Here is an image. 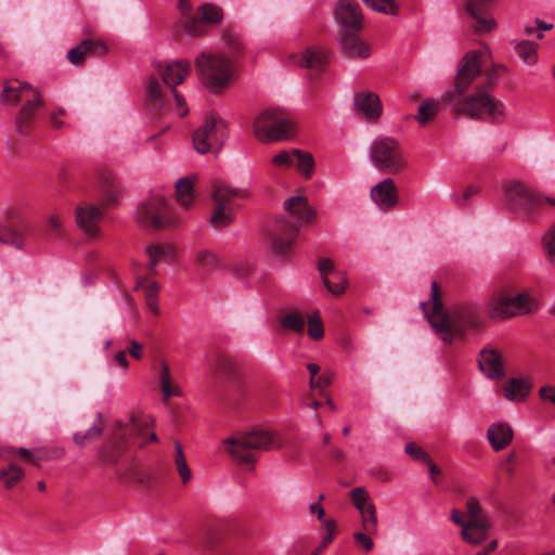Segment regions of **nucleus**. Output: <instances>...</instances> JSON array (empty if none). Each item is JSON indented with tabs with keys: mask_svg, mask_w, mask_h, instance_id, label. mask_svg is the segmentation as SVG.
I'll return each mask as SVG.
<instances>
[{
	"mask_svg": "<svg viewBox=\"0 0 555 555\" xmlns=\"http://www.w3.org/2000/svg\"><path fill=\"white\" fill-rule=\"evenodd\" d=\"M361 515V527L366 533H375L377 530V515L375 505H367Z\"/></svg>",
	"mask_w": 555,
	"mask_h": 555,
	"instance_id": "obj_47",
	"label": "nucleus"
},
{
	"mask_svg": "<svg viewBox=\"0 0 555 555\" xmlns=\"http://www.w3.org/2000/svg\"><path fill=\"white\" fill-rule=\"evenodd\" d=\"M223 41L228 49L229 57L234 59L241 51V42L238 38L233 33L225 30L223 34Z\"/></svg>",
	"mask_w": 555,
	"mask_h": 555,
	"instance_id": "obj_54",
	"label": "nucleus"
},
{
	"mask_svg": "<svg viewBox=\"0 0 555 555\" xmlns=\"http://www.w3.org/2000/svg\"><path fill=\"white\" fill-rule=\"evenodd\" d=\"M280 324L286 331L302 335L306 326V318L297 310H289L281 315Z\"/></svg>",
	"mask_w": 555,
	"mask_h": 555,
	"instance_id": "obj_35",
	"label": "nucleus"
},
{
	"mask_svg": "<svg viewBox=\"0 0 555 555\" xmlns=\"http://www.w3.org/2000/svg\"><path fill=\"white\" fill-rule=\"evenodd\" d=\"M11 451V449H0V457L9 462L7 467L0 469V480L5 489L14 488L25 476L23 468L9 454Z\"/></svg>",
	"mask_w": 555,
	"mask_h": 555,
	"instance_id": "obj_28",
	"label": "nucleus"
},
{
	"mask_svg": "<svg viewBox=\"0 0 555 555\" xmlns=\"http://www.w3.org/2000/svg\"><path fill=\"white\" fill-rule=\"evenodd\" d=\"M354 106L357 112L370 121L377 120L383 112L379 96L371 91L356 93Z\"/></svg>",
	"mask_w": 555,
	"mask_h": 555,
	"instance_id": "obj_26",
	"label": "nucleus"
},
{
	"mask_svg": "<svg viewBox=\"0 0 555 555\" xmlns=\"http://www.w3.org/2000/svg\"><path fill=\"white\" fill-rule=\"evenodd\" d=\"M227 137V126L215 114L207 115L204 124L193 133V146L201 154L217 153Z\"/></svg>",
	"mask_w": 555,
	"mask_h": 555,
	"instance_id": "obj_17",
	"label": "nucleus"
},
{
	"mask_svg": "<svg viewBox=\"0 0 555 555\" xmlns=\"http://www.w3.org/2000/svg\"><path fill=\"white\" fill-rule=\"evenodd\" d=\"M478 363L480 370L491 379H500L505 375L503 356L492 346L481 349Z\"/></svg>",
	"mask_w": 555,
	"mask_h": 555,
	"instance_id": "obj_23",
	"label": "nucleus"
},
{
	"mask_svg": "<svg viewBox=\"0 0 555 555\" xmlns=\"http://www.w3.org/2000/svg\"><path fill=\"white\" fill-rule=\"evenodd\" d=\"M46 233L47 235L57 240H61L65 236L66 230L63 224V218L61 215L53 212L47 216Z\"/></svg>",
	"mask_w": 555,
	"mask_h": 555,
	"instance_id": "obj_44",
	"label": "nucleus"
},
{
	"mask_svg": "<svg viewBox=\"0 0 555 555\" xmlns=\"http://www.w3.org/2000/svg\"><path fill=\"white\" fill-rule=\"evenodd\" d=\"M196 266L206 271L211 272L219 267L220 260L218 256L210 250H199L196 254Z\"/></svg>",
	"mask_w": 555,
	"mask_h": 555,
	"instance_id": "obj_46",
	"label": "nucleus"
},
{
	"mask_svg": "<svg viewBox=\"0 0 555 555\" xmlns=\"http://www.w3.org/2000/svg\"><path fill=\"white\" fill-rule=\"evenodd\" d=\"M513 287L504 281L495 283L486 299L487 313L491 319H509L537 310L538 301L528 292L513 296Z\"/></svg>",
	"mask_w": 555,
	"mask_h": 555,
	"instance_id": "obj_7",
	"label": "nucleus"
},
{
	"mask_svg": "<svg viewBox=\"0 0 555 555\" xmlns=\"http://www.w3.org/2000/svg\"><path fill=\"white\" fill-rule=\"evenodd\" d=\"M294 62L319 75L326 68L328 54L320 47H308L300 54L295 55Z\"/></svg>",
	"mask_w": 555,
	"mask_h": 555,
	"instance_id": "obj_25",
	"label": "nucleus"
},
{
	"mask_svg": "<svg viewBox=\"0 0 555 555\" xmlns=\"http://www.w3.org/2000/svg\"><path fill=\"white\" fill-rule=\"evenodd\" d=\"M405 452L416 459V460H421L423 462H428V459H429V455L424 452L417 444L411 442V443H408L405 446Z\"/></svg>",
	"mask_w": 555,
	"mask_h": 555,
	"instance_id": "obj_60",
	"label": "nucleus"
},
{
	"mask_svg": "<svg viewBox=\"0 0 555 555\" xmlns=\"http://www.w3.org/2000/svg\"><path fill=\"white\" fill-rule=\"evenodd\" d=\"M539 396L542 401L550 402L555 405V385H545L541 387Z\"/></svg>",
	"mask_w": 555,
	"mask_h": 555,
	"instance_id": "obj_61",
	"label": "nucleus"
},
{
	"mask_svg": "<svg viewBox=\"0 0 555 555\" xmlns=\"http://www.w3.org/2000/svg\"><path fill=\"white\" fill-rule=\"evenodd\" d=\"M210 371L216 379L223 378L227 382L232 383L237 378L236 362L228 356H217L210 364Z\"/></svg>",
	"mask_w": 555,
	"mask_h": 555,
	"instance_id": "obj_30",
	"label": "nucleus"
},
{
	"mask_svg": "<svg viewBox=\"0 0 555 555\" xmlns=\"http://www.w3.org/2000/svg\"><path fill=\"white\" fill-rule=\"evenodd\" d=\"M119 197V189L115 181L111 178H105L101 189V205L107 207L117 203Z\"/></svg>",
	"mask_w": 555,
	"mask_h": 555,
	"instance_id": "obj_43",
	"label": "nucleus"
},
{
	"mask_svg": "<svg viewBox=\"0 0 555 555\" xmlns=\"http://www.w3.org/2000/svg\"><path fill=\"white\" fill-rule=\"evenodd\" d=\"M135 219L142 227L154 230L171 227L177 222L167 199L160 194H153L141 202Z\"/></svg>",
	"mask_w": 555,
	"mask_h": 555,
	"instance_id": "obj_16",
	"label": "nucleus"
},
{
	"mask_svg": "<svg viewBox=\"0 0 555 555\" xmlns=\"http://www.w3.org/2000/svg\"><path fill=\"white\" fill-rule=\"evenodd\" d=\"M496 0H466L465 10L469 16V25L477 34H487L496 27L495 20L489 13Z\"/></svg>",
	"mask_w": 555,
	"mask_h": 555,
	"instance_id": "obj_19",
	"label": "nucleus"
},
{
	"mask_svg": "<svg viewBox=\"0 0 555 555\" xmlns=\"http://www.w3.org/2000/svg\"><path fill=\"white\" fill-rule=\"evenodd\" d=\"M65 112L62 108H59L51 113L49 120L54 129L59 130L65 126V122L61 119V116H63Z\"/></svg>",
	"mask_w": 555,
	"mask_h": 555,
	"instance_id": "obj_63",
	"label": "nucleus"
},
{
	"mask_svg": "<svg viewBox=\"0 0 555 555\" xmlns=\"http://www.w3.org/2000/svg\"><path fill=\"white\" fill-rule=\"evenodd\" d=\"M295 156V165L300 173L306 178H310L314 169V159L311 154L299 150H293Z\"/></svg>",
	"mask_w": 555,
	"mask_h": 555,
	"instance_id": "obj_45",
	"label": "nucleus"
},
{
	"mask_svg": "<svg viewBox=\"0 0 555 555\" xmlns=\"http://www.w3.org/2000/svg\"><path fill=\"white\" fill-rule=\"evenodd\" d=\"M336 21L339 23L340 43L344 51L349 55L367 57L370 49L359 38L362 29V13L354 0H340L334 11Z\"/></svg>",
	"mask_w": 555,
	"mask_h": 555,
	"instance_id": "obj_10",
	"label": "nucleus"
},
{
	"mask_svg": "<svg viewBox=\"0 0 555 555\" xmlns=\"http://www.w3.org/2000/svg\"><path fill=\"white\" fill-rule=\"evenodd\" d=\"M284 205L288 217L276 219L269 233L271 248L281 257L292 253L301 221H310L314 218V212L310 209L307 199L301 196H294Z\"/></svg>",
	"mask_w": 555,
	"mask_h": 555,
	"instance_id": "obj_6",
	"label": "nucleus"
},
{
	"mask_svg": "<svg viewBox=\"0 0 555 555\" xmlns=\"http://www.w3.org/2000/svg\"><path fill=\"white\" fill-rule=\"evenodd\" d=\"M191 73V63L186 60L163 62L155 65L145 85V104L154 117L164 116L171 107V99L179 116L184 117L189 108L184 98L176 91Z\"/></svg>",
	"mask_w": 555,
	"mask_h": 555,
	"instance_id": "obj_3",
	"label": "nucleus"
},
{
	"mask_svg": "<svg viewBox=\"0 0 555 555\" xmlns=\"http://www.w3.org/2000/svg\"><path fill=\"white\" fill-rule=\"evenodd\" d=\"M0 98L5 104L21 105L15 116V129L22 137L30 135L36 129L38 114L44 106L39 91L27 82L13 79L4 82Z\"/></svg>",
	"mask_w": 555,
	"mask_h": 555,
	"instance_id": "obj_5",
	"label": "nucleus"
},
{
	"mask_svg": "<svg viewBox=\"0 0 555 555\" xmlns=\"http://www.w3.org/2000/svg\"><path fill=\"white\" fill-rule=\"evenodd\" d=\"M491 51L485 46L482 51L468 52L461 61L454 81V91L446 92L442 101L455 103L454 114L466 115L473 119L486 120L493 125L506 119L505 104L489 93L504 66L488 64Z\"/></svg>",
	"mask_w": 555,
	"mask_h": 555,
	"instance_id": "obj_1",
	"label": "nucleus"
},
{
	"mask_svg": "<svg viewBox=\"0 0 555 555\" xmlns=\"http://www.w3.org/2000/svg\"><path fill=\"white\" fill-rule=\"evenodd\" d=\"M227 452L237 464L253 466L257 460L256 452L270 450L271 448H281L278 435L268 429H254L224 440Z\"/></svg>",
	"mask_w": 555,
	"mask_h": 555,
	"instance_id": "obj_8",
	"label": "nucleus"
},
{
	"mask_svg": "<svg viewBox=\"0 0 555 555\" xmlns=\"http://www.w3.org/2000/svg\"><path fill=\"white\" fill-rule=\"evenodd\" d=\"M466 519H468L470 528L479 540V544L482 543L490 527L489 519L482 514L479 501L476 498H469L466 502Z\"/></svg>",
	"mask_w": 555,
	"mask_h": 555,
	"instance_id": "obj_24",
	"label": "nucleus"
},
{
	"mask_svg": "<svg viewBox=\"0 0 555 555\" xmlns=\"http://www.w3.org/2000/svg\"><path fill=\"white\" fill-rule=\"evenodd\" d=\"M451 519L454 524H456L457 526H460L462 528L461 537L463 538L464 541H466L467 543L473 544V545L479 544V540L476 539V537L470 528L468 519H466V516L461 511L455 509V508L452 509Z\"/></svg>",
	"mask_w": 555,
	"mask_h": 555,
	"instance_id": "obj_38",
	"label": "nucleus"
},
{
	"mask_svg": "<svg viewBox=\"0 0 555 555\" xmlns=\"http://www.w3.org/2000/svg\"><path fill=\"white\" fill-rule=\"evenodd\" d=\"M159 387L164 401H168L171 397L182 396V390L177 383L173 382L168 364L163 363L159 371Z\"/></svg>",
	"mask_w": 555,
	"mask_h": 555,
	"instance_id": "obj_33",
	"label": "nucleus"
},
{
	"mask_svg": "<svg viewBox=\"0 0 555 555\" xmlns=\"http://www.w3.org/2000/svg\"><path fill=\"white\" fill-rule=\"evenodd\" d=\"M420 308L446 345L464 340L469 331L479 332L486 325L483 315V311H487L486 301H462L447 310L437 282L431 283L430 298L428 301L421 302Z\"/></svg>",
	"mask_w": 555,
	"mask_h": 555,
	"instance_id": "obj_2",
	"label": "nucleus"
},
{
	"mask_svg": "<svg viewBox=\"0 0 555 555\" xmlns=\"http://www.w3.org/2000/svg\"><path fill=\"white\" fill-rule=\"evenodd\" d=\"M372 9L386 13V14H396L397 7L393 0H363Z\"/></svg>",
	"mask_w": 555,
	"mask_h": 555,
	"instance_id": "obj_53",
	"label": "nucleus"
},
{
	"mask_svg": "<svg viewBox=\"0 0 555 555\" xmlns=\"http://www.w3.org/2000/svg\"><path fill=\"white\" fill-rule=\"evenodd\" d=\"M334 374L332 372H325L317 378H310L309 385L311 389H319L320 392L328 387L333 380Z\"/></svg>",
	"mask_w": 555,
	"mask_h": 555,
	"instance_id": "obj_58",
	"label": "nucleus"
},
{
	"mask_svg": "<svg viewBox=\"0 0 555 555\" xmlns=\"http://www.w3.org/2000/svg\"><path fill=\"white\" fill-rule=\"evenodd\" d=\"M530 385L520 378H511L504 386V396L506 399L516 401L522 400L529 393Z\"/></svg>",
	"mask_w": 555,
	"mask_h": 555,
	"instance_id": "obj_37",
	"label": "nucleus"
},
{
	"mask_svg": "<svg viewBox=\"0 0 555 555\" xmlns=\"http://www.w3.org/2000/svg\"><path fill=\"white\" fill-rule=\"evenodd\" d=\"M350 500L358 512L365 511L367 505H374L370 494L363 487L353 488L349 492Z\"/></svg>",
	"mask_w": 555,
	"mask_h": 555,
	"instance_id": "obj_48",
	"label": "nucleus"
},
{
	"mask_svg": "<svg viewBox=\"0 0 555 555\" xmlns=\"http://www.w3.org/2000/svg\"><path fill=\"white\" fill-rule=\"evenodd\" d=\"M370 534L371 533H366L365 531H363V532L357 531L353 533L354 541L365 552H370L374 546L373 540L370 538Z\"/></svg>",
	"mask_w": 555,
	"mask_h": 555,
	"instance_id": "obj_59",
	"label": "nucleus"
},
{
	"mask_svg": "<svg viewBox=\"0 0 555 555\" xmlns=\"http://www.w3.org/2000/svg\"><path fill=\"white\" fill-rule=\"evenodd\" d=\"M272 164L276 167L291 168L295 165L293 150L291 152L282 151L272 158Z\"/></svg>",
	"mask_w": 555,
	"mask_h": 555,
	"instance_id": "obj_57",
	"label": "nucleus"
},
{
	"mask_svg": "<svg viewBox=\"0 0 555 555\" xmlns=\"http://www.w3.org/2000/svg\"><path fill=\"white\" fill-rule=\"evenodd\" d=\"M12 451L9 453L13 459H14V454H18L21 456V459H23L24 461L26 462H29L36 466H39L41 461H42V457L41 456H38L36 455L31 450L29 449H26V448H18V449H15V448H10Z\"/></svg>",
	"mask_w": 555,
	"mask_h": 555,
	"instance_id": "obj_55",
	"label": "nucleus"
},
{
	"mask_svg": "<svg viewBox=\"0 0 555 555\" xmlns=\"http://www.w3.org/2000/svg\"><path fill=\"white\" fill-rule=\"evenodd\" d=\"M12 451L9 453L13 459H14V454H18L21 456V459H23L24 461L26 462H29L36 466H39L41 461H42V457L41 456H38L36 455L31 450L29 449H26V448H18V449H15V448H10Z\"/></svg>",
	"mask_w": 555,
	"mask_h": 555,
	"instance_id": "obj_56",
	"label": "nucleus"
},
{
	"mask_svg": "<svg viewBox=\"0 0 555 555\" xmlns=\"http://www.w3.org/2000/svg\"><path fill=\"white\" fill-rule=\"evenodd\" d=\"M175 450H176L175 457H173L175 467L181 478L182 483L186 485L192 478L191 469L186 463L185 455H184L182 447L179 442H176Z\"/></svg>",
	"mask_w": 555,
	"mask_h": 555,
	"instance_id": "obj_42",
	"label": "nucleus"
},
{
	"mask_svg": "<svg viewBox=\"0 0 555 555\" xmlns=\"http://www.w3.org/2000/svg\"><path fill=\"white\" fill-rule=\"evenodd\" d=\"M103 215L100 207L89 202L80 203L75 209L77 225L89 240L100 236V222Z\"/></svg>",
	"mask_w": 555,
	"mask_h": 555,
	"instance_id": "obj_20",
	"label": "nucleus"
},
{
	"mask_svg": "<svg viewBox=\"0 0 555 555\" xmlns=\"http://www.w3.org/2000/svg\"><path fill=\"white\" fill-rule=\"evenodd\" d=\"M206 546L216 555H245L238 541L233 539L222 540L217 534H211L208 537Z\"/></svg>",
	"mask_w": 555,
	"mask_h": 555,
	"instance_id": "obj_32",
	"label": "nucleus"
},
{
	"mask_svg": "<svg viewBox=\"0 0 555 555\" xmlns=\"http://www.w3.org/2000/svg\"><path fill=\"white\" fill-rule=\"evenodd\" d=\"M323 500H324V494H320L319 502H314V503L310 504V506H309V512L311 514H315L318 519L321 520L322 522L325 520L324 519L325 511L320 503Z\"/></svg>",
	"mask_w": 555,
	"mask_h": 555,
	"instance_id": "obj_62",
	"label": "nucleus"
},
{
	"mask_svg": "<svg viewBox=\"0 0 555 555\" xmlns=\"http://www.w3.org/2000/svg\"><path fill=\"white\" fill-rule=\"evenodd\" d=\"M542 247L547 260L555 264V222L544 233Z\"/></svg>",
	"mask_w": 555,
	"mask_h": 555,
	"instance_id": "obj_49",
	"label": "nucleus"
},
{
	"mask_svg": "<svg viewBox=\"0 0 555 555\" xmlns=\"http://www.w3.org/2000/svg\"><path fill=\"white\" fill-rule=\"evenodd\" d=\"M106 52L107 46L103 41L85 39L67 52V59L77 66L83 63L88 54L104 55Z\"/></svg>",
	"mask_w": 555,
	"mask_h": 555,
	"instance_id": "obj_27",
	"label": "nucleus"
},
{
	"mask_svg": "<svg viewBox=\"0 0 555 555\" xmlns=\"http://www.w3.org/2000/svg\"><path fill=\"white\" fill-rule=\"evenodd\" d=\"M429 469L430 478L435 485L440 483V477L442 475L441 469L430 460L428 459V462H424Z\"/></svg>",
	"mask_w": 555,
	"mask_h": 555,
	"instance_id": "obj_64",
	"label": "nucleus"
},
{
	"mask_svg": "<svg viewBox=\"0 0 555 555\" xmlns=\"http://www.w3.org/2000/svg\"><path fill=\"white\" fill-rule=\"evenodd\" d=\"M514 433L506 423H494L487 430V438L494 451L505 449L513 440Z\"/></svg>",
	"mask_w": 555,
	"mask_h": 555,
	"instance_id": "obj_29",
	"label": "nucleus"
},
{
	"mask_svg": "<svg viewBox=\"0 0 555 555\" xmlns=\"http://www.w3.org/2000/svg\"><path fill=\"white\" fill-rule=\"evenodd\" d=\"M308 336L313 340H320L324 336L322 320L319 315L308 318Z\"/></svg>",
	"mask_w": 555,
	"mask_h": 555,
	"instance_id": "obj_52",
	"label": "nucleus"
},
{
	"mask_svg": "<svg viewBox=\"0 0 555 555\" xmlns=\"http://www.w3.org/2000/svg\"><path fill=\"white\" fill-rule=\"evenodd\" d=\"M440 102L434 100V99H426L424 100L417 111V115L415 116V119L421 124L425 125L426 122L433 120L438 111H439Z\"/></svg>",
	"mask_w": 555,
	"mask_h": 555,
	"instance_id": "obj_41",
	"label": "nucleus"
},
{
	"mask_svg": "<svg viewBox=\"0 0 555 555\" xmlns=\"http://www.w3.org/2000/svg\"><path fill=\"white\" fill-rule=\"evenodd\" d=\"M370 158L377 170L388 175H398L406 167L402 147L391 137L375 138L370 147Z\"/></svg>",
	"mask_w": 555,
	"mask_h": 555,
	"instance_id": "obj_14",
	"label": "nucleus"
},
{
	"mask_svg": "<svg viewBox=\"0 0 555 555\" xmlns=\"http://www.w3.org/2000/svg\"><path fill=\"white\" fill-rule=\"evenodd\" d=\"M511 43L514 44V49L516 50L518 56L527 65H532L537 62V43L529 40L511 41Z\"/></svg>",
	"mask_w": 555,
	"mask_h": 555,
	"instance_id": "obj_39",
	"label": "nucleus"
},
{
	"mask_svg": "<svg viewBox=\"0 0 555 555\" xmlns=\"http://www.w3.org/2000/svg\"><path fill=\"white\" fill-rule=\"evenodd\" d=\"M223 20V10L215 3L199 5L194 14L184 23V29L192 37H199L208 31L209 27L220 24Z\"/></svg>",
	"mask_w": 555,
	"mask_h": 555,
	"instance_id": "obj_18",
	"label": "nucleus"
},
{
	"mask_svg": "<svg viewBox=\"0 0 555 555\" xmlns=\"http://www.w3.org/2000/svg\"><path fill=\"white\" fill-rule=\"evenodd\" d=\"M318 270L324 286L331 294L339 296L345 293L348 283L346 273L338 270L331 259L321 258L318 261Z\"/></svg>",
	"mask_w": 555,
	"mask_h": 555,
	"instance_id": "obj_21",
	"label": "nucleus"
},
{
	"mask_svg": "<svg viewBox=\"0 0 555 555\" xmlns=\"http://www.w3.org/2000/svg\"><path fill=\"white\" fill-rule=\"evenodd\" d=\"M195 68L204 83L214 92H219L232 80V61L218 53L202 52L195 59Z\"/></svg>",
	"mask_w": 555,
	"mask_h": 555,
	"instance_id": "obj_12",
	"label": "nucleus"
},
{
	"mask_svg": "<svg viewBox=\"0 0 555 555\" xmlns=\"http://www.w3.org/2000/svg\"><path fill=\"white\" fill-rule=\"evenodd\" d=\"M323 528L326 530L327 533L326 535L323 537L322 543L319 544V547H317L310 555H320L335 537L336 524L334 520H324Z\"/></svg>",
	"mask_w": 555,
	"mask_h": 555,
	"instance_id": "obj_51",
	"label": "nucleus"
},
{
	"mask_svg": "<svg viewBox=\"0 0 555 555\" xmlns=\"http://www.w3.org/2000/svg\"><path fill=\"white\" fill-rule=\"evenodd\" d=\"M102 431H103L102 415L98 414L95 423L89 429H87L83 433H76L74 435V442L78 447L82 448V447H85V444L87 442L99 438L101 436Z\"/></svg>",
	"mask_w": 555,
	"mask_h": 555,
	"instance_id": "obj_40",
	"label": "nucleus"
},
{
	"mask_svg": "<svg viewBox=\"0 0 555 555\" xmlns=\"http://www.w3.org/2000/svg\"><path fill=\"white\" fill-rule=\"evenodd\" d=\"M249 197L247 190L233 189L225 184H216L211 193L212 210L209 222L215 229L229 227L235 218L236 199Z\"/></svg>",
	"mask_w": 555,
	"mask_h": 555,
	"instance_id": "obj_13",
	"label": "nucleus"
},
{
	"mask_svg": "<svg viewBox=\"0 0 555 555\" xmlns=\"http://www.w3.org/2000/svg\"><path fill=\"white\" fill-rule=\"evenodd\" d=\"M132 417L130 424L117 423L111 439L99 450L101 461L114 467L116 477L124 483L151 485L150 475L138 464L135 457L128 453V443L137 436L143 435L144 427Z\"/></svg>",
	"mask_w": 555,
	"mask_h": 555,
	"instance_id": "obj_4",
	"label": "nucleus"
},
{
	"mask_svg": "<svg viewBox=\"0 0 555 555\" xmlns=\"http://www.w3.org/2000/svg\"><path fill=\"white\" fill-rule=\"evenodd\" d=\"M137 274V288L144 291V297L149 310L155 315L159 314V307L157 305V294L159 292V284L152 281L147 274Z\"/></svg>",
	"mask_w": 555,
	"mask_h": 555,
	"instance_id": "obj_31",
	"label": "nucleus"
},
{
	"mask_svg": "<svg viewBox=\"0 0 555 555\" xmlns=\"http://www.w3.org/2000/svg\"><path fill=\"white\" fill-rule=\"evenodd\" d=\"M31 223L20 209H9L0 218V242L18 250L25 249L31 235Z\"/></svg>",
	"mask_w": 555,
	"mask_h": 555,
	"instance_id": "obj_15",
	"label": "nucleus"
},
{
	"mask_svg": "<svg viewBox=\"0 0 555 555\" xmlns=\"http://www.w3.org/2000/svg\"><path fill=\"white\" fill-rule=\"evenodd\" d=\"M253 130L260 142L271 143L292 138L295 133V125L285 111L267 108L256 116Z\"/></svg>",
	"mask_w": 555,
	"mask_h": 555,
	"instance_id": "obj_11",
	"label": "nucleus"
},
{
	"mask_svg": "<svg viewBox=\"0 0 555 555\" xmlns=\"http://www.w3.org/2000/svg\"><path fill=\"white\" fill-rule=\"evenodd\" d=\"M370 197L380 210H390L399 202L395 181L391 178L384 179L371 189Z\"/></svg>",
	"mask_w": 555,
	"mask_h": 555,
	"instance_id": "obj_22",
	"label": "nucleus"
},
{
	"mask_svg": "<svg viewBox=\"0 0 555 555\" xmlns=\"http://www.w3.org/2000/svg\"><path fill=\"white\" fill-rule=\"evenodd\" d=\"M504 208L525 221H534L545 203L555 206V198L544 197L519 181H508L503 185Z\"/></svg>",
	"mask_w": 555,
	"mask_h": 555,
	"instance_id": "obj_9",
	"label": "nucleus"
},
{
	"mask_svg": "<svg viewBox=\"0 0 555 555\" xmlns=\"http://www.w3.org/2000/svg\"><path fill=\"white\" fill-rule=\"evenodd\" d=\"M194 179L195 178H181L176 182L177 201L186 209L194 199Z\"/></svg>",
	"mask_w": 555,
	"mask_h": 555,
	"instance_id": "obj_36",
	"label": "nucleus"
},
{
	"mask_svg": "<svg viewBox=\"0 0 555 555\" xmlns=\"http://www.w3.org/2000/svg\"><path fill=\"white\" fill-rule=\"evenodd\" d=\"M146 254L149 270L154 274L156 264L162 260L169 261L175 256V250L170 245H150L146 248Z\"/></svg>",
	"mask_w": 555,
	"mask_h": 555,
	"instance_id": "obj_34",
	"label": "nucleus"
},
{
	"mask_svg": "<svg viewBox=\"0 0 555 555\" xmlns=\"http://www.w3.org/2000/svg\"><path fill=\"white\" fill-rule=\"evenodd\" d=\"M479 192H480V188L472 184V185L466 186L463 190L462 194L452 193L450 195V197L456 206H459L461 208H466L468 206V202L472 198V196L475 194H478Z\"/></svg>",
	"mask_w": 555,
	"mask_h": 555,
	"instance_id": "obj_50",
	"label": "nucleus"
}]
</instances>
